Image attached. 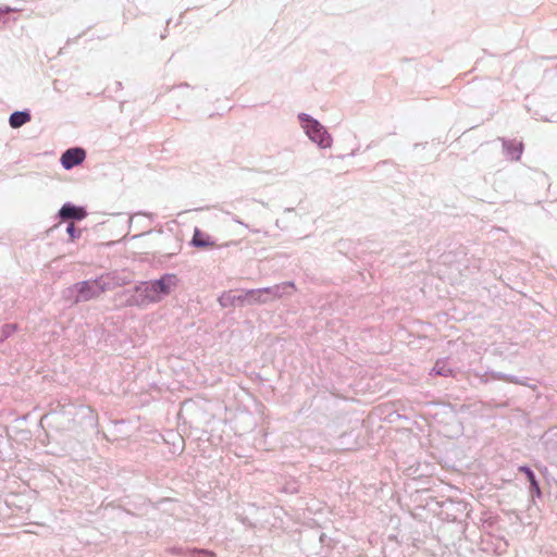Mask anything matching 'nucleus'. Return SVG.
<instances>
[{
  "label": "nucleus",
  "instance_id": "1",
  "mask_svg": "<svg viewBox=\"0 0 557 557\" xmlns=\"http://www.w3.org/2000/svg\"><path fill=\"white\" fill-rule=\"evenodd\" d=\"M120 282L112 274H104L95 280L74 283L62 290V298L66 304L77 305L99 298L103 293L120 286Z\"/></svg>",
  "mask_w": 557,
  "mask_h": 557
},
{
  "label": "nucleus",
  "instance_id": "2",
  "mask_svg": "<svg viewBox=\"0 0 557 557\" xmlns=\"http://www.w3.org/2000/svg\"><path fill=\"white\" fill-rule=\"evenodd\" d=\"M178 282L175 274H164L158 280L141 282L135 287L134 302L138 306L158 304L176 289Z\"/></svg>",
  "mask_w": 557,
  "mask_h": 557
},
{
  "label": "nucleus",
  "instance_id": "3",
  "mask_svg": "<svg viewBox=\"0 0 557 557\" xmlns=\"http://www.w3.org/2000/svg\"><path fill=\"white\" fill-rule=\"evenodd\" d=\"M287 288H295L294 283L286 282L281 285H275L272 287H264L258 289H249L244 292L238 299L244 305H257V304H267L269 301L278 299L286 293Z\"/></svg>",
  "mask_w": 557,
  "mask_h": 557
},
{
  "label": "nucleus",
  "instance_id": "4",
  "mask_svg": "<svg viewBox=\"0 0 557 557\" xmlns=\"http://www.w3.org/2000/svg\"><path fill=\"white\" fill-rule=\"evenodd\" d=\"M302 128L308 137L321 148H330L332 145V137L327 134L324 127L315 120L307 115H300Z\"/></svg>",
  "mask_w": 557,
  "mask_h": 557
},
{
  "label": "nucleus",
  "instance_id": "5",
  "mask_svg": "<svg viewBox=\"0 0 557 557\" xmlns=\"http://www.w3.org/2000/svg\"><path fill=\"white\" fill-rule=\"evenodd\" d=\"M85 151L82 148H71L66 150L61 157V164L64 169L70 170L75 165L81 164L85 159Z\"/></svg>",
  "mask_w": 557,
  "mask_h": 557
},
{
  "label": "nucleus",
  "instance_id": "6",
  "mask_svg": "<svg viewBox=\"0 0 557 557\" xmlns=\"http://www.w3.org/2000/svg\"><path fill=\"white\" fill-rule=\"evenodd\" d=\"M59 215L62 220H83L86 218L87 212L83 207H76L72 203H65L59 211Z\"/></svg>",
  "mask_w": 557,
  "mask_h": 557
},
{
  "label": "nucleus",
  "instance_id": "7",
  "mask_svg": "<svg viewBox=\"0 0 557 557\" xmlns=\"http://www.w3.org/2000/svg\"><path fill=\"white\" fill-rule=\"evenodd\" d=\"M191 244L195 247L199 248H207L213 246V243L210 240L209 236L201 233L198 228H196L194 232Z\"/></svg>",
  "mask_w": 557,
  "mask_h": 557
},
{
  "label": "nucleus",
  "instance_id": "8",
  "mask_svg": "<svg viewBox=\"0 0 557 557\" xmlns=\"http://www.w3.org/2000/svg\"><path fill=\"white\" fill-rule=\"evenodd\" d=\"M30 120V115L26 112H14L10 116V125L13 128H17Z\"/></svg>",
  "mask_w": 557,
  "mask_h": 557
},
{
  "label": "nucleus",
  "instance_id": "9",
  "mask_svg": "<svg viewBox=\"0 0 557 557\" xmlns=\"http://www.w3.org/2000/svg\"><path fill=\"white\" fill-rule=\"evenodd\" d=\"M519 471L525 473V475H527V478L529 480V483L531 484V490L534 492V494L536 496H540L541 495V490H540L539 483H537V481L535 479V475L531 471V469L523 466V467L519 468Z\"/></svg>",
  "mask_w": 557,
  "mask_h": 557
},
{
  "label": "nucleus",
  "instance_id": "10",
  "mask_svg": "<svg viewBox=\"0 0 557 557\" xmlns=\"http://www.w3.org/2000/svg\"><path fill=\"white\" fill-rule=\"evenodd\" d=\"M432 373H434L436 375L447 376V375L451 374V370L447 368L445 361L441 360L434 364V367L432 369Z\"/></svg>",
  "mask_w": 557,
  "mask_h": 557
},
{
  "label": "nucleus",
  "instance_id": "11",
  "mask_svg": "<svg viewBox=\"0 0 557 557\" xmlns=\"http://www.w3.org/2000/svg\"><path fill=\"white\" fill-rule=\"evenodd\" d=\"M507 153L512 159H519L520 153H521V145H519L517 148L511 149V150L509 149V147H507Z\"/></svg>",
  "mask_w": 557,
  "mask_h": 557
},
{
  "label": "nucleus",
  "instance_id": "12",
  "mask_svg": "<svg viewBox=\"0 0 557 557\" xmlns=\"http://www.w3.org/2000/svg\"><path fill=\"white\" fill-rule=\"evenodd\" d=\"M66 232L67 234L70 235V237L72 239L76 238L77 237V233H76V230H75V226L74 224H70L66 228Z\"/></svg>",
  "mask_w": 557,
  "mask_h": 557
}]
</instances>
